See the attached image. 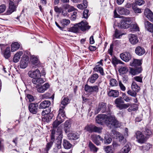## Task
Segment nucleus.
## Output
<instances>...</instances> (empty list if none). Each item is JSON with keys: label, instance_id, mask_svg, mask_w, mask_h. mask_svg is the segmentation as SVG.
<instances>
[{"label": "nucleus", "instance_id": "nucleus-39", "mask_svg": "<svg viewBox=\"0 0 153 153\" xmlns=\"http://www.w3.org/2000/svg\"><path fill=\"white\" fill-rule=\"evenodd\" d=\"M98 77V75L97 74H94L89 78V82L91 83H93L95 81Z\"/></svg>", "mask_w": 153, "mask_h": 153}, {"label": "nucleus", "instance_id": "nucleus-44", "mask_svg": "<svg viewBox=\"0 0 153 153\" xmlns=\"http://www.w3.org/2000/svg\"><path fill=\"white\" fill-rule=\"evenodd\" d=\"M93 129V132H96L99 133L101 132L102 128V127H97L94 125Z\"/></svg>", "mask_w": 153, "mask_h": 153}, {"label": "nucleus", "instance_id": "nucleus-50", "mask_svg": "<svg viewBox=\"0 0 153 153\" xmlns=\"http://www.w3.org/2000/svg\"><path fill=\"white\" fill-rule=\"evenodd\" d=\"M79 29V28L78 27V25L77 24L75 25L73 27H72L71 30L74 33H76L78 31Z\"/></svg>", "mask_w": 153, "mask_h": 153}, {"label": "nucleus", "instance_id": "nucleus-63", "mask_svg": "<svg viewBox=\"0 0 153 153\" xmlns=\"http://www.w3.org/2000/svg\"><path fill=\"white\" fill-rule=\"evenodd\" d=\"M55 130L53 129L51 131V139L52 141H53L55 139Z\"/></svg>", "mask_w": 153, "mask_h": 153}, {"label": "nucleus", "instance_id": "nucleus-49", "mask_svg": "<svg viewBox=\"0 0 153 153\" xmlns=\"http://www.w3.org/2000/svg\"><path fill=\"white\" fill-rule=\"evenodd\" d=\"M91 86H90L86 84L85 85V91L91 93L92 92V88Z\"/></svg>", "mask_w": 153, "mask_h": 153}, {"label": "nucleus", "instance_id": "nucleus-58", "mask_svg": "<svg viewBox=\"0 0 153 153\" xmlns=\"http://www.w3.org/2000/svg\"><path fill=\"white\" fill-rule=\"evenodd\" d=\"M77 13L76 12H74L71 15L70 18L71 19L72 21L75 20L76 18Z\"/></svg>", "mask_w": 153, "mask_h": 153}, {"label": "nucleus", "instance_id": "nucleus-54", "mask_svg": "<svg viewBox=\"0 0 153 153\" xmlns=\"http://www.w3.org/2000/svg\"><path fill=\"white\" fill-rule=\"evenodd\" d=\"M123 97L124 100L127 102H129L131 100V98L126 96V94L124 93L123 94Z\"/></svg>", "mask_w": 153, "mask_h": 153}, {"label": "nucleus", "instance_id": "nucleus-38", "mask_svg": "<svg viewBox=\"0 0 153 153\" xmlns=\"http://www.w3.org/2000/svg\"><path fill=\"white\" fill-rule=\"evenodd\" d=\"M112 140L108 134H105L104 139V143L105 144H109L112 141Z\"/></svg>", "mask_w": 153, "mask_h": 153}, {"label": "nucleus", "instance_id": "nucleus-35", "mask_svg": "<svg viewBox=\"0 0 153 153\" xmlns=\"http://www.w3.org/2000/svg\"><path fill=\"white\" fill-rule=\"evenodd\" d=\"M64 8L66 10H67L68 12L70 13L74 11L75 9L72 6L68 4H66L64 6Z\"/></svg>", "mask_w": 153, "mask_h": 153}, {"label": "nucleus", "instance_id": "nucleus-21", "mask_svg": "<svg viewBox=\"0 0 153 153\" xmlns=\"http://www.w3.org/2000/svg\"><path fill=\"white\" fill-rule=\"evenodd\" d=\"M49 87V85L48 83H46L37 89V91L39 93H43Z\"/></svg>", "mask_w": 153, "mask_h": 153}, {"label": "nucleus", "instance_id": "nucleus-51", "mask_svg": "<svg viewBox=\"0 0 153 153\" xmlns=\"http://www.w3.org/2000/svg\"><path fill=\"white\" fill-rule=\"evenodd\" d=\"M151 147V146L149 144H145V145L141 146L140 147L141 149L146 150H148Z\"/></svg>", "mask_w": 153, "mask_h": 153}, {"label": "nucleus", "instance_id": "nucleus-56", "mask_svg": "<svg viewBox=\"0 0 153 153\" xmlns=\"http://www.w3.org/2000/svg\"><path fill=\"white\" fill-rule=\"evenodd\" d=\"M53 117V115L51 113L47 115L46 117L47 122L49 121Z\"/></svg>", "mask_w": 153, "mask_h": 153}, {"label": "nucleus", "instance_id": "nucleus-30", "mask_svg": "<svg viewBox=\"0 0 153 153\" xmlns=\"http://www.w3.org/2000/svg\"><path fill=\"white\" fill-rule=\"evenodd\" d=\"M115 104L116 105L117 107L119 108L122 104L124 103V101L122 100L121 97H119L116 99L114 101Z\"/></svg>", "mask_w": 153, "mask_h": 153}, {"label": "nucleus", "instance_id": "nucleus-24", "mask_svg": "<svg viewBox=\"0 0 153 153\" xmlns=\"http://www.w3.org/2000/svg\"><path fill=\"white\" fill-rule=\"evenodd\" d=\"M118 12L121 15H127L130 13V11L129 10L122 7L118 8Z\"/></svg>", "mask_w": 153, "mask_h": 153}, {"label": "nucleus", "instance_id": "nucleus-10", "mask_svg": "<svg viewBox=\"0 0 153 153\" xmlns=\"http://www.w3.org/2000/svg\"><path fill=\"white\" fill-rule=\"evenodd\" d=\"M9 8L7 11V15H10L14 12L16 8V5L14 4V2L11 0L9 1Z\"/></svg>", "mask_w": 153, "mask_h": 153}, {"label": "nucleus", "instance_id": "nucleus-20", "mask_svg": "<svg viewBox=\"0 0 153 153\" xmlns=\"http://www.w3.org/2000/svg\"><path fill=\"white\" fill-rule=\"evenodd\" d=\"M51 102L49 101L45 100L41 103L39 106L40 109H44L48 107L51 105Z\"/></svg>", "mask_w": 153, "mask_h": 153}, {"label": "nucleus", "instance_id": "nucleus-32", "mask_svg": "<svg viewBox=\"0 0 153 153\" xmlns=\"http://www.w3.org/2000/svg\"><path fill=\"white\" fill-rule=\"evenodd\" d=\"M131 86L132 90L136 92H138L140 89V87L138 86L135 82H133Z\"/></svg>", "mask_w": 153, "mask_h": 153}, {"label": "nucleus", "instance_id": "nucleus-18", "mask_svg": "<svg viewBox=\"0 0 153 153\" xmlns=\"http://www.w3.org/2000/svg\"><path fill=\"white\" fill-rule=\"evenodd\" d=\"M32 81L34 84L37 85H39L45 82L43 79L39 77L33 79Z\"/></svg>", "mask_w": 153, "mask_h": 153}, {"label": "nucleus", "instance_id": "nucleus-4", "mask_svg": "<svg viewBox=\"0 0 153 153\" xmlns=\"http://www.w3.org/2000/svg\"><path fill=\"white\" fill-rule=\"evenodd\" d=\"M107 117V114H99L96 119V123L101 125H103L104 123L106 124Z\"/></svg>", "mask_w": 153, "mask_h": 153}, {"label": "nucleus", "instance_id": "nucleus-7", "mask_svg": "<svg viewBox=\"0 0 153 153\" xmlns=\"http://www.w3.org/2000/svg\"><path fill=\"white\" fill-rule=\"evenodd\" d=\"M106 103L101 102L99 103L98 108L97 110L96 111V113H98L100 111H101L102 113H105L106 112H108V110L106 107Z\"/></svg>", "mask_w": 153, "mask_h": 153}, {"label": "nucleus", "instance_id": "nucleus-12", "mask_svg": "<svg viewBox=\"0 0 153 153\" xmlns=\"http://www.w3.org/2000/svg\"><path fill=\"white\" fill-rule=\"evenodd\" d=\"M91 138L92 141L96 145L98 146L100 144V141L98 140L99 139L101 141H102L103 139L99 135L97 134H93L91 136Z\"/></svg>", "mask_w": 153, "mask_h": 153}, {"label": "nucleus", "instance_id": "nucleus-57", "mask_svg": "<svg viewBox=\"0 0 153 153\" xmlns=\"http://www.w3.org/2000/svg\"><path fill=\"white\" fill-rule=\"evenodd\" d=\"M53 143L51 142L50 143H48L47 144L46 146V151H47V153H48V151L51 147Z\"/></svg>", "mask_w": 153, "mask_h": 153}, {"label": "nucleus", "instance_id": "nucleus-27", "mask_svg": "<svg viewBox=\"0 0 153 153\" xmlns=\"http://www.w3.org/2000/svg\"><path fill=\"white\" fill-rule=\"evenodd\" d=\"M23 53L22 51H19L17 52L14 55L13 59V61L16 63L18 62L19 60L20 57L22 55Z\"/></svg>", "mask_w": 153, "mask_h": 153}, {"label": "nucleus", "instance_id": "nucleus-13", "mask_svg": "<svg viewBox=\"0 0 153 153\" xmlns=\"http://www.w3.org/2000/svg\"><path fill=\"white\" fill-rule=\"evenodd\" d=\"M28 74L30 77L32 78L33 79L41 76L40 71L38 69H36L34 71L28 72Z\"/></svg>", "mask_w": 153, "mask_h": 153}, {"label": "nucleus", "instance_id": "nucleus-23", "mask_svg": "<svg viewBox=\"0 0 153 153\" xmlns=\"http://www.w3.org/2000/svg\"><path fill=\"white\" fill-rule=\"evenodd\" d=\"M141 60L134 59L133 61L130 62V65L131 66L136 67L140 66L142 64Z\"/></svg>", "mask_w": 153, "mask_h": 153}, {"label": "nucleus", "instance_id": "nucleus-46", "mask_svg": "<svg viewBox=\"0 0 153 153\" xmlns=\"http://www.w3.org/2000/svg\"><path fill=\"white\" fill-rule=\"evenodd\" d=\"M112 63L114 65H116L119 63H123L121 61L118 60L116 57H114L112 59Z\"/></svg>", "mask_w": 153, "mask_h": 153}, {"label": "nucleus", "instance_id": "nucleus-26", "mask_svg": "<svg viewBox=\"0 0 153 153\" xmlns=\"http://www.w3.org/2000/svg\"><path fill=\"white\" fill-rule=\"evenodd\" d=\"M130 42L132 44H135L138 42L137 36L134 34H131L129 38Z\"/></svg>", "mask_w": 153, "mask_h": 153}, {"label": "nucleus", "instance_id": "nucleus-52", "mask_svg": "<svg viewBox=\"0 0 153 153\" xmlns=\"http://www.w3.org/2000/svg\"><path fill=\"white\" fill-rule=\"evenodd\" d=\"M93 125H91L87 126L85 127V129L88 131L90 132H93Z\"/></svg>", "mask_w": 153, "mask_h": 153}, {"label": "nucleus", "instance_id": "nucleus-19", "mask_svg": "<svg viewBox=\"0 0 153 153\" xmlns=\"http://www.w3.org/2000/svg\"><path fill=\"white\" fill-rule=\"evenodd\" d=\"M79 134L77 132L74 133H70L68 136V139L71 140H75L78 139L79 137Z\"/></svg>", "mask_w": 153, "mask_h": 153}, {"label": "nucleus", "instance_id": "nucleus-31", "mask_svg": "<svg viewBox=\"0 0 153 153\" xmlns=\"http://www.w3.org/2000/svg\"><path fill=\"white\" fill-rule=\"evenodd\" d=\"M63 145L64 148L67 149L71 148L72 146V145L68 140H64L63 141Z\"/></svg>", "mask_w": 153, "mask_h": 153}, {"label": "nucleus", "instance_id": "nucleus-53", "mask_svg": "<svg viewBox=\"0 0 153 153\" xmlns=\"http://www.w3.org/2000/svg\"><path fill=\"white\" fill-rule=\"evenodd\" d=\"M144 132V134L146 136H150L152 134V131L148 128H146Z\"/></svg>", "mask_w": 153, "mask_h": 153}, {"label": "nucleus", "instance_id": "nucleus-61", "mask_svg": "<svg viewBox=\"0 0 153 153\" xmlns=\"http://www.w3.org/2000/svg\"><path fill=\"white\" fill-rule=\"evenodd\" d=\"M61 143H62V140H59L57 142V143L56 144V146L55 147H56L57 149H60L61 148Z\"/></svg>", "mask_w": 153, "mask_h": 153}, {"label": "nucleus", "instance_id": "nucleus-22", "mask_svg": "<svg viewBox=\"0 0 153 153\" xmlns=\"http://www.w3.org/2000/svg\"><path fill=\"white\" fill-rule=\"evenodd\" d=\"M144 25L148 31L153 32V24L148 21H146L144 22Z\"/></svg>", "mask_w": 153, "mask_h": 153}, {"label": "nucleus", "instance_id": "nucleus-41", "mask_svg": "<svg viewBox=\"0 0 153 153\" xmlns=\"http://www.w3.org/2000/svg\"><path fill=\"white\" fill-rule=\"evenodd\" d=\"M118 84V82L116 79L112 78L110 79V85L111 86H116Z\"/></svg>", "mask_w": 153, "mask_h": 153}, {"label": "nucleus", "instance_id": "nucleus-43", "mask_svg": "<svg viewBox=\"0 0 153 153\" xmlns=\"http://www.w3.org/2000/svg\"><path fill=\"white\" fill-rule=\"evenodd\" d=\"M104 149L106 153H113V151L112 149L111 146H108L104 147Z\"/></svg>", "mask_w": 153, "mask_h": 153}, {"label": "nucleus", "instance_id": "nucleus-45", "mask_svg": "<svg viewBox=\"0 0 153 153\" xmlns=\"http://www.w3.org/2000/svg\"><path fill=\"white\" fill-rule=\"evenodd\" d=\"M127 94L131 96L135 97L137 96V92L135 91L128 90L127 92Z\"/></svg>", "mask_w": 153, "mask_h": 153}, {"label": "nucleus", "instance_id": "nucleus-15", "mask_svg": "<svg viewBox=\"0 0 153 153\" xmlns=\"http://www.w3.org/2000/svg\"><path fill=\"white\" fill-rule=\"evenodd\" d=\"M28 60V57H23L20 62V68L23 69L25 68L27 65Z\"/></svg>", "mask_w": 153, "mask_h": 153}, {"label": "nucleus", "instance_id": "nucleus-59", "mask_svg": "<svg viewBox=\"0 0 153 153\" xmlns=\"http://www.w3.org/2000/svg\"><path fill=\"white\" fill-rule=\"evenodd\" d=\"M145 1L143 0H137L135 1V5L139 6L141 5L144 4Z\"/></svg>", "mask_w": 153, "mask_h": 153}, {"label": "nucleus", "instance_id": "nucleus-3", "mask_svg": "<svg viewBox=\"0 0 153 153\" xmlns=\"http://www.w3.org/2000/svg\"><path fill=\"white\" fill-rule=\"evenodd\" d=\"M62 100L61 104L60 105L59 112L65 114L64 109L65 108V106L69 103V99L67 97H62Z\"/></svg>", "mask_w": 153, "mask_h": 153}, {"label": "nucleus", "instance_id": "nucleus-14", "mask_svg": "<svg viewBox=\"0 0 153 153\" xmlns=\"http://www.w3.org/2000/svg\"><path fill=\"white\" fill-rule=\"evenodd\" d=\"M145 16L152 22H153V13L148 8H146L144 11Z\"/></svg>", "mask_w": 153, "mask_h": 153}, {"label": "nucleus", "instance_id": "nucleus-36", "mask_svg": "<svg viewBox=\"0 0 153 153\" xmlns=\"http://www.w3.org/2000/svg\"><path fill=\"white\" fill-rule=\"evenodd\" d=\"M130 150V148L128 144H126L121 149V152L122 153H128Z\"/></svg>", "mask_w": 153, "mask_h": 153}, {"label": "nucleus", "instance_id": "nucleus-8", "mask_svg": "<svg viewBox=\"0 0 153 153\" xmlns=\"http://www.w3.org/2000/svg\"><path fill=\"white\" fill-rule=\"evenodd\" d=\"M103 60L101 59L100 61L97 62V64L96 65L94 68V70L95 72L100 73L102 75H104L103 70L102 67L103 65L102 62Z\"/></svg>", "mask_w": 153, "mask_h": 153}, {"label": "nucleus", "instance_id": "nucleus-40", "mask_svg": "<svg viewBox=\"0 0 153 153\" xmlns=\"http://www.w3.org/2000/svg\"><path fill=\"white\" fill-rule=\"evenodd\" d=\"M128 71V68L126 66L121 67L119 70L120 73L122 74L126 73Z\"/></svg>", "mask_w": 153, "mask_h": 153}, {"label": "nucleus", "instance_id": "nucleus-47", "mask_svg": "<svg viewBox=\"0 0 153 153\" xmlns=\"http://www.w3.org/2000/svg\"><path fill=\"white\" fill-rule=\"evenodd\" d=\"M57 134L59 135V138L62 139V131L61 128L59 127H58L56 131Z\"/></svg>", "mask_w": 153, "mask_h": 153}, {"label": "nucleus", "instance_id": "nucleus-2", "mask_svg": "<svg viewBox=\"0 0 153 153\" xmlns=\"http://www.w3.org/2000/svg\"><path fill=\"white\" fill-rule=\"evenodd\" d=\"M66 118L65 114L59 112L56 119L53 122V128H56L61 123H62Z\"/></svg>", "mask_w": 153, "mask_h": 153}, {"label": "nucleus", "instance_id": "nucleus-29", "mask_svg": "<svg viewBox=\"0 0 153 153\" xmlns=\"http://www.w3.org/2000/svg\"><path fill=\"white\" fill-rule=\"evenodd\" d=\"M4 57L6 59H8L10 56V48L9 47H7L4 50Z\"/></svg>", "mask_w": 153, "mask_h": 153}, {"label": "nucleus", "instance_id": "nucleus-5", "mask_svg": "<svg viewBox=\"0 0 153 153\" xmlns=\"http://www.w3.org/2000/svg\"><path fill=\"white\" fill-rule=\"evenodd\" d=\"M131 22L130 18H126L122 20L118 26L121 28L126 29L129 27V23Z\"/></svg>", "mask_w": 153, "mask_h": 153}, {"label": "nucleus", "instance_id": "nucleus-33", "mask_svg": "<svg viewBox=\"0 0 153 153\" xmlns=\"http://www.w3.org/2000/svg\"><path fill=\"white\" fill-rule=\"evenodd\" d=\"M90 150L94 152H97L98 148L91 142H90L88 144Z\"/></svg>", "mask_w": 153, "mask_h": 153}, {"label": "nucleus", "instance_id": "nucleus-17", "mask_svg": "<svg viewBox=\"0 0 153 153\" xmlns=\"http://www.w3.org/2000/svg\"><path fill=\"white\" fill-rule=\"evenodd\" d=\"M135 52L137 55L141 56L145 54V51L143 47L138 46L136 48Z\"/></svg>", "mask_w": 153, "mask_h": 153}, {"label": "nucleus", "instance_id": "nucleus-64", "mask_svg": "<svg viewBox=\"0 0 153 153\" xmlns=\"http://www.w3.org/2000/svg\"><path fill=\"white\" fill-rule=\"evenodd\" d=\"M113 52V45L111 44L110 45V48L108 51V53L111 56L112 55Z\"/></svg>", "mask_w": 153, "mask_h": 153}, {"label": "nucleus", "instance_id": "nucleus-55", "mask_svg": "<svg viewBox=\"0 0 153 153\" xmlns=\"http://www.w3.org/2000/svg\"><path fill=\"white\" fill-rule=\"evenodd\" d=\"M119 86L120 89L123 91H125L126 89V88L125 86L123 84L121 81L118 82Z\"/></svg>", "mask_w": 153, "mask_h": 153}, {"label": "nucleus", "instance_id": "nucleus-37", "mask_svg": "<svg viewBox=\"0 0 153 153\" xmlns=\"http://www.w3.org/2000/svg\"><path fill=\"white\" fill-rule=\"evenodd\" d=\"M132 7L134 12L135 13H142L141 9L137 7L134 4H132Z\"/></svg>", "mask_w": 153, "mask_h": 153}, {"label": "nucleus", "instance_id": "nucleus-48", "mask_svg": "<svg viewBox=\"0 0 153 153\" xmlns=\"http://www.w3.org/2000/svg\"><path fill=\"white\" fill-rule=\"evenodd\" d=\"M130 105L129 103L122 104L118 108L120 110L125 109L127 108Z\"/></svg>", "mask_w": 153, "mask_h": 153}, {"label": "nucleus", "instance_id": "nucleus-28", "mask_svg": "<svg viewBox=\"0 0 153 153\" xmlns=\"http://www.w3.org/2000/svg\"><path fill=\"white\" fill-rule=\"evenodd\" d=\"M20 46L19 44L17 42L12 43L11 45V51L14 52L17 50Z\"/></svg>", "mask_w": 153, "mask_h": 153}, {"label": "nucleus", "instance_id": "nucleus-11", "mask_svg": "<svg viewBox=\"0 0 153 153\" xmlns=\"http://www.w3.org/2000/svg\"><path fill=\"white\" fill-rule=\"evenodd\" d=\"M38 107L37 104L31 103L29 105L28 109L31 113L35 114L37 113L38 110Z\"/></svg>", "mask_w": 153, "mask_h": 153}, {"label": "nucleus", "instance_id": "nucleus-60", "mask_svg": "<svg viewBox=\"0 0 153 153\" xmlns=\"http://www.w3.org/2000/svg\"><path fill=\"white\" fill-rule=\"evenodd\" d=\"M6 9V6L4 4H1L0 6V13L4 12Z\"/></svg>", "mask_w": 153, "mask_h": 153}, {"label": "nucleus", "instance_id": "nucleus-62", "mask_svg": "<svg viewBox=\"0 0 153 153\" xmlns=\"http://www.w3.org/2000/svg\"><path fill=\"white\" fill-rule=\"evenodd\" d=\"M92 92H97L99 91V87L97 85L91 86Z\"/></svg>", "mask_w": 153, "mask_h": 153}, {"label": "nucleus", "instance_id": "nucleus-34", "mask_svg": "<svg viewBox=\"0 0 153 153\" xmlns=\"http://www.w3.org/2000/svg\"><path fill=\"white\" fill-rule=\"evenodd\" d=\"M130 31L132 32L139 31V28L137 24H132L130 27Z\"/></svg>", "mask_w": 153, "mask_h": 153}, {"label": "nucleus", "instance_id": "nucleus-1", "mask_svg": "<svg viewBox=\"0 0 153 153\" xmlns=\"http://www.w3.org/2000/svg\"><path fill=\"white\" fill-rule=\"evenodd\" d=\"M107 114L106 125L110 128H117L119 127V122L113 113L109 111Z\"/></svg>", "mask_w": 153, "mask_h": 153}, {"label": "nucleus", "instance_id": "nucleus-9", "mask_svg": "<svg viewBox=\"0 0 153 153\" xmlns=\"http://www.w3.org/2000/svg\"><path fill=\"white\" fill-rule=\"evenodd\" d=\"M79 29L82 31H85L89 29L91 27L88 25V23L85 21H82L77 24Z\"/></svg>", "mask_w": 153, "mask_h": 153}, {"label": "nucleus", "instance_id": "nucleus-6", "mask_svg": "<svg viewBox=\"0 0 153 153\" xmlns=\"http://www.w3.org/2000/svg\"><path fill=\"white\" fill-rule=\"evenodd\" d=\"M136 138L137 142L140 143H144L146 141V137L143 134L142 132L138 131L136 133Z\"/></svg>", "mask_w": 153, "mask_h": 153}, {"label": "nucleus", "instance_id": "nucleus-42", "mask_svg": "<svg viewBox=\"0 0 153 153\" xmlns=\"http://www.w3.org/2000/svg\"><path fill=\"white\" fill-rule=\"evenodd\" d=\"M30 60L32 63L33 64L37 63L39 62L38 58L34 55H32L31 56Z\"/></svg>", "mask_w": 153, "mask_h": 153}, {"label": "nucleus", "instance_id": "nucleus-16", "mask_svg": "<svg viewBox=\"0 0 153 153\" xmlns=\"http://www.w3.org/2000/svg\"><path fill=\"white\" fill-rule=\"evenodd\" d=\"M120 57L121 59L126 62H128L131 58L130 53L126 52L120 54Z\"/></svg>", "mask_w": 153, "mask_h": 153}, {"label": "nucleus", "instance_id": "nucleus-25", "mask_svg": "<svg viewBox=\"0 0 153 153\" xmlns=\"http://www.w3.org/2000/svg\"><path fill=\"white\" fill-rule=\"evenodd\" d=\"M108 95L109 97H116L119 95V92L117 90H111L108 93Z\"/></svg>", "mask_w": 153, "mask_h": 153}]
</instances>
